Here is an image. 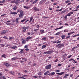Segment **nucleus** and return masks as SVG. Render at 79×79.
<instances>
[{
  "label": "nucleus",
  "instance_id": "29",
  "mask_svg": "<svg viewBox=\"0 0 79 79\" xmlns=\"http://www.w3.org/2000/svg\"><path fill=\"white\" fill-rule=\"evenodd\" d=\"M44 3V2H43V0H41V1H40L39 2V3L40 5H42V3Z\"/></svg>",
  "mask_w": 79,
  "mask_h": 79
},
{
  "label": "nucleus",
  "instance_id": "55",
  "mask_svg": "<svg viewBox=\"0 0 79 79\" xmlns=\"http://www.w3.org/2000/svg\"><path fill=\"white\" fill-rule=\"evenodd\" d=\"M25 28H26V29H29V27L27 26V27H25Z\"/></svg>",
  "mask_w": 79,
  "mask_h": 79
},
{
  "label": "nucleus",
  "instance_id": "47",
  "mask_svg": "<svg viewBox=\"0 0 79 79\" xmlns=\"http://www.w3.org/2000/svg\"><path fill=\"white\" fill-rule=\"evenodd\" d=\"M11 73L12 74H13V75H14V72L13 71L11 72Z\"/></svg>",
  "mask_w": 79,
  "mask_h": 79
},
{
  "label": "nucleus",
  "instance_id": "10",
  "mask_svg": "<svg viewBox=\"0 0 79 79\" xmlns=\"http://www.w3.org/2000/svg\"><path fill=\"white\" fill-rule=\"evenodd\" d=\"M18 14V12H10L9 14L10 15H16V14Z\"/></svg>",
  "mask_w": 79,
  "mask_h": 79
},
{
  "label": "nucleus",
  "instance_id": "61",
  "mask_svg": "<svg viewBox=\"0 0 79 79\" xmlns=\"http://www.w3.org/2000/svg\"><path fill=\"white\" fill-rule=\"evenodd\" d=\"M25 50L26 51H29V49H28V48H26V49H25Z\"/></svg>",
  "mask_w": 79,
  "mask_h": 79
},
{
  "label": "nucleus",
  "instance_id": "46",
  "mask_svg": "<svg viewBox=\"0 0 79 79\" xmlns=\"http://www.w3.org/2000/svg\"><path fill=\"white\" fill-rule=\"evenodd\" d=\"M2 79H6V77L4 76L2 77Z\"/></svg>",
  "mask_w": 79,
  "mask_h": 79
},
{
  "label": "nucleus",
  "instance_id": "33",
  "mask_svg": "<svg viewBox=\"0 0 79 79\" xmlns=\"http://www.w3.org/2000/svg\"><path fill=\"white\" fill-rule=\"evenodd\" d=\"M26 19H23L21 20V22L22 23H23V22H24V21H26Z\"/></svg>",
  "mask_w": 79,
  "mask_h": 79
},
{
  "label": "nucleus",
  "instance_id": "4",
  "mask_svg": "<svg viewBox=\"0 0 79 79\" xmlns=\"http://www.w3.org/2000/svg\"><path fill=\"white\" fill-rule=\"evenodd\" d=\"M8 31V30H3L2 31L1 33V34H2L3 35V34H6V32H7Z\"/></svg>",
  "mask_w": 79,
  "mask_h": 79
},
{
  "label": "nucleus",
  "instance_id": "3",
  "mask_svg": "<svg viewBox=\"0 0 79 79\" xmlns=\"http://www.w3.org/2000/svg\"><path fill=\"white\" fill-rule=\"evenodd\" d=\"M52 68V64H49L45 67L46 69H50Z\"/></svg>",
  "mask_w": 79,
  "mask_h": 79
},
{
  "label": "nucleus",
  "instance_id": "37",
  "mask_svg": "<svg viewBox=\"0 0 79 79\" xmlns=\"http://www.w3.org/2000/svg\"><path fill=\"white\" fill-rule=\"evenodd\" d=\"M26 29H24L22 31L23 32H26Z\"/></svg>",
  "mask_w": 79,
  "mask_h": 79
},
{
  "label": "nucleus",
  "instance_id": "2",
  "mask_svg": "<svg viewBox=\"0 0 79 79\" xmlns=\"http://www.w3.org/2000/svg\"><path fill=\"white\" fill-rule=\"evenodd\" d=\"M56 46L57 47H58V48H61L62 47H63L64 46V44H58Z\"/></svg>",
  "mask_w": 79,
  "mask_h": 79
},
{
  "label": "nucleus",
  "instance_id": "52",
  "mask_svg": "<svg viewBox=\"0 0 79 79\" xmlns=\"http://www.w3.org/2000/svg\"><path fill=\"white\" fill-rule=\"evenodd\" d=\"M76 9H78V8H79V5L77 6L76 7Z\"/></svg>",
  "mask_w": 79,
  "mask_h": 79
},
{
  "label": "nucleus",
  "instance_id": "39",
  "mask_svg": "<svg viewBox=\"0 0 79 79\" xmlns=\"http://www.w3.org/2000/svg\"><path fill=\"white\" fill-rule=\"evenodd\" d=\"M70 36L68 35L66 38V39H69L70 38Z\"/></svg>",
  "mask_w": 79,
  "mask_h": 79
},
{
  "label": "nucleus",
  "instance_id": "64",
  "mask_svg": "<svg viewBox=\"0 0 79 79\" xmlns=\"http://www.w3.org/2000/svg\"><path fill=\"white\" fill-rule=\"evenodd\" d=\"M44 18H48V17H45L44 16Z\"/></svg>",
  "mask_w": 79,
  "mask_h": 79
},
{
  "label": "nucleus",
  "instance_id": "21",
  "mask_svg": "<svg viewBox=\"0 0 79 79\" xmlns=\"http://www.w3.org/2000/svg\"><path fill=\"white\" fill-rule=\"evenodd\" d=\"M47 47V46H46V45H43L42 46L41 48H42V49L45 48V47Z\"/></svg>",
  "mask_w": 79,
  "mask_h": 79
},
{
  "label": "nucleus",
  "instance_id": "63",
  "mask_svg": "<svg viewBox=\"0 0 79 79\" xmlns=\"http://www.w3.org/2000/svg\"><path fill=\"white\" fill-rule=\"evenodd\" d=\"M37 30H39V29H35L34 30V31H37Z\"/></svg>",
  "mask_w": 79,
  "mask_h": 79
},
{
  "label": "nucleus",
  "instance_id": "24",
  "mask_svg": "<svg viewBox=\"0 0 79 79\" xmlns=\"http://www.w3.org/2000/svg\"><path fill=\"white\" fill-rule=\"evenodd\" d=\"M73 33H74V32H72L71 33H69L68 34V35H71L72 34H73Z\"/></svg>",
  "mask_w": 79,
  "mask_h": 79
},
{
  "label": "nucleus",
  "instance_id": "51",
  "mask_svg": "<svg viewBox=\"0 0 79 79\" xmlns=\"http://www.w3.org/2000/svg\"><path fill=\"white\" fill-rule=\"evenodd\" d=\"M72 56V55H70L68 57V58H71V57Z\"/></svg>",
  "mask_w": 79,
  "mask_h": 79
},
{
  "label": "nucleus",
  "instance_id": "12",
  "mask_svg": "<svg viewBox=\"0 0 79 79\" xmlns=\"http://www.w3.org/2000/svg\"><path fill=\"white\" fill-rule=\"evenodd\" d=\"M32 39V37H31L30 36L27 37L26 38V39L27 40V41H28L29 39Z\"/></svg>",
  "mask_w": 79,
  "mask_h": 79
},
{
  "label": "nucleus",
  "instance_id": "14",
  "mask_svg": "<svg viewBox=\"0 0 79 79\" xmlns=\"http://www.w3.org/2000/svg\"><path fill=\"white\" fill-rule=\"evenodd\" d=\"M4 64L5 66H7L8 67V66H10V64H9L8 63H4Z\"/></svg>",
  "mask_w": 79,
  "mask_h": 79
},
{
  "label": "nucleus",
  "instance_id": "53",
  "mask_svg": "<svg viewBox=\"0 0 79 79\" xmlns=\"http://www.w3.org/2000/svg\"><path fill=\"white\" fill-rule=\"evenodd\" d=\"M5 0L2 1V3H5Z\"/></svg>",
  "mask_w": 79,
  "mask_h": 79
},
{
  "label": "nucleus",
  "instance_id": "44",
  "mask_svg": "<svg viewBox=\"0 0 79 79\" xmlns=\"http://www.w3.org/2000/svg\"><path fill=\"white\" fill-rule=\"evenodd\" d=\"M65 76H69V75L68 74H65Z\"/></svg>",
  "mask_w": 79,
  "mask_h": 79
},
{
  "label": "nucleus",
  "instance_id": "34",
  "mask_svg": "<svg viewBox=\"0 0 79 79\" xmlns=\"http://www.w3.org/2000/svg\"><path fill=\"white\" fill-rule=\"evenodd\" d=\"M60 34V32H58L56 33L55 34V35H59V34Z\"/></svg>",
  "mask_w": 79,
  "mask_h": 79
},
{
  "label": "nucleus",
  "instance_id": "50",
  "mask_svg": "<svg viewBox=\"0 0 79 79\" xmlns=\"http://www.w3.org/2000/svg\"><path fill=\"white\" fill-rule=\"evenodd\" d=\"M60 70H56V72L57 73H58L59 72H60Z\"/></svg>",
  "mask_w": 79,
  "mask_h": 79
},
{
  "label": "nucleus",
  "instance_id": "25",
  "mask_svg": "<svg viewBox=\"0 0 79 79\" xmlns=\"http://www.w3.org/2000/svg\"><path fill=\"white\" fill-rule=\"evenodd\" d=\"M37 2V0H36L32 2V4H35V3H36Z\"/></svg>",
  "mask_w": 79,
  "mask_h": 79
},
{
  "label": "nucleus",
  "instance_id": "42",
  "mask_svg": "<svg viewBox=\"0 0 79 79\" xmlns=\"http://www.w3.org/2000/svg\"><path fill=\"white\" fill-rule=\"evenodd\" d=\"M69 2H70V1L68 0L65 1V3H69Z\"/></svg>",
  "mask_w": 79,
  "mask_h": 79
},
{
  "label": "nucleus",
  "instance_id": "7",
  "mask_svg": "<svg viewBox=\"0 0 79 79\" xmlns=\"http://www.w3.org/2000/svg\"><path fill=\"white\" fill-rule=\"evenodd\" d=\"M73 12H71L68 13L67 14V15H68V16H71V15H73Z\"/></svg>",
  "mask_w": 79,
  "mask_h": 79
},
{
  "label": "nucleus",
  "instance_id": "11",
  "mask_svg": "<svg viewBox=\"0 0 79 79\" xmlns=\"http://www.w3.org/2000/svg\"><path fill=\"white\" fill-rule=\"evenodd\" d=\"M50 72L49 71H48L44 73V75L45 76L46 75L47 76V75H48V73H49Z\"/></svg>",
  "mask_w": 79,
  "mask_h": 79
},
{
  "label": "nucleus",
  "instance_id": "58",
  "mask_svg": "<svg viewBox=\"0 0 79 79\" xmlns=\"http://www.w3.org/2000/svg\"><path fill=\"white\" fill-rule=\"evenodd\" d=\"M74 59H70L69 60V61H72V60H73Z\"/></svg>",
  "mask_w": 79,
  "mask_h": 79
},
{
  "label": "nucleus",
  "instance_id": "56",
  "mask_svg": "<svg viewBox=\"0 0 79 79\" xmlns=\"http://www.w3.org/2000/svg\"><path fill=\"white\" fill-rule=\"evenodd\" d=\"M58 61V59H56L54 61V62H57Z\"/></svg>",
  "mask_w": 79,
  "mask_h": 79
},
{
  "label": "nucleus",
  "instance_id": "41",
  "mask_svg": "<svg viewBox=\"0 0 79 79\" xmlns=\"http://www.w3.org/2000/svg\"><path fill=\"white\" fill-rule=\"evenodd\" d=\"M28 45H26L24 46V48H27V47H28Z\"/></svg>",
  "mask_w": 79,
  "mask_h": 79
},
{
  "label": "nucleus",
  "instance_id": "17",
  "mask_svg": "<svg viewBox=\"0 0 79 79\" xmlns=\"http://www.w3.org/2000/svg\"><path fill=\"white\" fill-rule=\"evenodd\" d=\"M55 72H52L51 73H49V74H48V75H47V76H48V75H50V74H51V75H55Z\"/></svg>",
  "mask_w": 79,
  "mask_h": 79
},
{
  "label": "nucleus",
  "instance_id": "28",
  "mask_svg": "<svg viewBox=\"0 0 79 79\" xmlns=\"http://www.w3.org/2000/svg\"><path fill=\"white\" fill-rule=\"evenodd\" d=\"M33 19V17H31L30 19V22H31V21H32V20Z\"/></svg>",
  "mask_w": 79,
  "mask_h": 79
},
{
  "label": "nucleus",
  "instance_id": "54",
  "mask_svg": "<svg viewBox=\"0 0 79 79\" xmlns=\"http://www.w3.org/2000/svg\"><path fill=\"white\" fill-rule=\"evenodd\" d=\"M22 27L23 29H26V27Z\"/></svg>",
  "mask_w": 79,
  "mask_h": 79
},
{
  "label": "nucleus",
  "instance_id": "15",
  "mask_svg": "<svg viewBox=\"0 0 79 79\" xmlns=\"http://www.w3.org/2000/svg\"><path fill=\"white\" fill-rule=\"evenodd\" d=\"M17 48V46H14L13 47H10V48H12L13 49H15Z\"/></svg>",
  "mask_w": 79,
  "mask_h": 79
},
{
  "label": "nucleus",
  "instance_id": "6",
  "mask_svg": "<svg viewBox=\"0 0 79 79\" xmlns=\"http://www.w3.org/2000/svg\"><path fill=\"white\" fill-rule=\"evenodd\" d=\"M33 10L34 11H39V8H37L36 7H35Z\"/></svg>",
  "mask_w": 79,
  "mask_h": 79
},
{
  "label": "nucleus",
  "instance_id": "59",
  "mask_svg": "<svg viewBox=\"0 0 79 79\" xmlns=\"http://www.w3.org/2000/svg\"><path fill=\"white\" fill-rule=\"evenodd\" d=\"M18 75L19 76H21V74L19 73H18Z\"/></svg>",
  "mask_w": 79,
  "mask_h": 79
},
{
  "label": "nucleus",
  "instance_id": "5",
  "mask_svg": "<svg viewBox=\"0 0 79 79\" xmlns=\"http://www.w3.org/2000/svg\"><path fill=\"white\" fill-rule=\"evenodd\" d=\"M23 16V13L22 10H21L20 12V14L19 15V18H22Z\"/></svg>",
  "mask_w": 79,
  "mask_h": 79
},
{
  "label": "nucleus",
  "instance_id": "18",
  "mask_svg": "<svg viewBox=\"0 0 79 79\" xmlns=\"http://www.w3.org/2000/svg\"><path fill=\"white\" fill-rule=\"evenodd\" d=\"M19 20V18H17L16 19V24H18L19 23V22L18 20Z\"/></svg>",
  "mask_w": 79,
  "mask_h": 79
},
{
  "label": "nucleus",
  "instance_id": "30",
  "mask_svg": "<svg viewBox=\"0 0 79 79\" xmlns=\"http://www.w3.org/2000/svg\"><path fill=\"white\" fill-rule=\"evenodd\" d=\"M2 57L5 58H6V56L5 54H3L2 56Z\"/></svg>",
  "mask_w": 79,
  "mask_h": 79
},
{
  "label": "nucleus",
  "instance_id": "16",
  "mask_svg": "<svg viewBox=\"0 0 79 79\" xmlns=\"http://www.w3.org/2000/svg\"><path fill=\"white\" fill-rule=\"evenodd\" d=\"M21 0H16L15 2V4H18V3H19V1Z\"/></svg>",
  "mask_w": 79,
  "mask_h": 79
},
{
  "label": "nucleus",
  "instance_id": "57",
  "mask_svg": "<svg viewBox=\"0 0 79 79\" xmlns=\"http://www.w3.org/2000/svg\"><path fill=\"white\" fill-rule=\"evenodd\" d=\"M65 11H62L61 13V14H63V13H64Z\"/></svg>",
  "mask_w": 79,
  "mask_h": 79
},
{
  "label": "nucleus",
  "instance_id": "48",
  "mask_svg": "<svg viewBox=\"0 0 79 79\" xmlns=\"http://www.w3.org/2000/svg\"><path fill=\"white\" fill-rule=\"evenodd\" d=\"M60 43H61V41H59L57 42L56 44H59Z\"/></svg>",
  "mask_w": 79,
  "mask_h": 79
},
{
  "label": "nucleus",
  "instance_id": "49",
  "mask_svg": "<svg viewBox=\"0 0 79 79\" xmlns=\"http://www.w3.org/2000/svg\"><path fill=\"white\" fill-rule=\"evenodd\" d=\"M39 27H40V26H39V25H37V26H36V27H37V28H38V29L39 28Z\"/></svg>",
  "mask_w": 79,
  "mask_h": 79
},
{
  "label": "nucleus",
  "instance_id": "62",
  "mask_svg": "<svg viewBox=\"0 0 79 79\" xmlns=\"http://www.w3.org/2000/svg\"><path fill=\"white\" fill-rule=\"evenodd\" d=\"M30 34H31V33H30V32H29L28 33L27 35H29Z\"/></svg>",
  "mask_w": 79,
  "mask_h": 79
},
{
  "label": "nucleus",
  "instance_id": "38",
  "mask_svg": "<svg viewBox=\"0 0 79 79\" xmlns=\"http://www.w3.org/2000/svg\"><path fill=\"white\" fill-rule=\"evenodd\" d=\"M79 36V34L73 36V37H77V36Z\"/></svg>",
  "mask_w": 79,
  "mask_h": 79
},
{
  "label": "nucleus",
  "instance_id": "32",
  "mask_svg": "<svg viewBox=\"0 0 79 79\" xmlns=\"http://www.w3.org/2000/svg\"><path fill=\"white\" fill-rule=\"evenodd\" d=\"M16 9H17V7H16V6H15L13 8L14 10H16Z\"/></svg>",
  "mask_w": 79,
  "mask_h": 79
},
{
  "label": "nucleus",
  "instance_id": "23",
  "mask_svg": "<svg viewBox=\"0 0 79 79\" xmlns=\"http://www.w3.org/2000/svg\"><path fill=\"white\" fill-rule=\"evenodd\" d=\"M47 39V37H44V38H43L42 39V40H45Z\"/></svg>",
  "mask_w": 79,
  "mask_h": 79
},
{
  "label": "nucleus",
  "instance_id": "19",
  "mask_svg": "<svg viewBox=\"0 0 79 79\" xmlns=\"http://www.w3.org/2000/svg\"><path fill=\"white\" fill-rule=\"evenodd\" d=\"M21 50V51H20L19 53H23L24 52V49H21L20 50Z\"/></svg>",
  "mask_w": 79,
  "mask_h": 79
},
{
  "label": "nucleus",
  "instance_id": "31",
  "mask_svg": "<svg viewBox=\"0 0 79 79\" xmlns=\"http://www.w3.org/2000/svg\"><path fill=\"white\" fill-rule=\"evenodd\" d=\"M61 37L62 39H64L65 37V35H62L61 36Z\"/></svg>",
  "mask_w": 79,
  "mask_h": 79
},
{
  "label": "nucleus",
  "instance_id": "13",
  "mask_svg": "<svg viewBox=\"0 0 79 79\" xmlns=\"http://www.w3.org/2000/svg\"><path fill=\"white\" fill-rule=\"evenodd\" d=\"M26 42V40H24L22 41V44H25Z\"/></svg>",
  "mask_w": 79,
  "mask_h": 79
},
{
  "label": "nucleus",
  "instance_id": "20",
  "mask_svg": "<svg viewBox=\"0 0 79 79\" xmlns=\"http://www.w3.org/2000/svg\"><path fill=\"white\" fill-rule=\"evenodd\" d=\"M17 59V57H13L11 59L12 61H14V60H16Z\"/></svg>",
  "mask_w": 79,
  "mask_h": 79
},
{
  "label": "nucleus",
  "instance_id": "9",
  "mask_svg": "<svg viewBox=\"0 0 79 79\" xmlns=\"http://www.w3.org/2000/svg\"><path fill=\"white\" fill-rule=\"evenodd\" d=\"M23 8H25V9H29L31 7L30 6H23Z\"/></svg>",
  "mask_w": 79,
  "mask_h": 79
},
{
  "label": "nucleus",
  "instance_id": "22",
  "mask_svg": "<svg viewBox=\"0 0 79 79\" xmlns=\"http://www.w3.org/2000/svg\"><path fill=\"white\" fill-rule=\"evenodd\" d=\"M44 31L43 30H40V32L41 33H42V34H44Z\"/></svg>",
  "mask_w": 79,
  "mask_h": 79
},
{
  "label": "nucleus",
  "instance_id": "36",
  "mask_svg": "<svg viewBox=\"0 0 79 79\" xmlns=\"http://www.w3.org/2000/svg\"><path fill=\"white\" fill-rule=\"evenodd\" d=\"M11 3H16V2H15V0L12 1L11 2Z\"/></svg>",
  "mask_w": 79,
  "mask_h": 79
},
{
  "label": "nucleus",
  "instance_id": "8",
  "mask_svg": "<svg viewBox=\"0 0 79 79\" xmlns=\"http://www.w3.org/2000/svg\"><path fill=\"white\" fill-rule=\"evenodd\" d=\"M64 73V72H61V73H56V74H58L60 76H61V75H63V74Z\"/></svg>",
  "mask_w": 79,
  "mask_h": 79
},
{
  "label": "nucleus",
  "instance_id": "43",
  "mask_svg": "<svg viewBox=\"0 0 79 79\" xmlns=\"http://www.w3.org/2000/svg\"><path fill=\"white\" fill-rule=\"evenodd\" d=\"M73 76V74H72L70 75V77H72Z\"/></svg>",
  "mask_w": 79,
  "mask_h": 79
},
{
  "label": "nucleus",
  "instance_id": "45",
  "mask_svg": "<svg viewBox=\"0 0 79 79\" xmlns=\"http://www.w3.org/2000/svg\"><path fill=\"white\" fill-rule=\"evenodd\" d=\"M78 11V10H77V9H76V10H72V11Z\"/></svg>",
  "mask_w": 79,
  "mask_h": 79
},
{
  "label": "nucleus",
  "instance_id": "1",
  "mask_svg": "<svg viewBox=\"0 0 79 79\" xmlns=\"http://www.w3.org/2000/svg\"><path fill=\"white\" fill-rule=\"evenodd\" d=\"M53 50L50 51H48L47 52H44V54H48V55H50V54H51L52 53H53Z\"/></svg>",
  "mask_w": 79,
  "mask_h": 79
},
{
  "label": "nucleus",
  "instance_id": "40",
  "mask_svg": "<svg viewBox=\"0 0 79 79\" xmlns=\"http://www.w3.org/2000/svg\"><path fill=\"white\" fill-rule=\"evenodd\" d=\"M38 75L39 76H41L42 75V73H41V72H40L39 73H38Z\"/></svg>",
  "mask_w": 79,
  "mask_h": 79
},
{
  "label": "nucleus",
  "instance_id": "26",
  "mask_svg": "<svg viewBox=\"0 0 79 79\" xmlns=\"http://www.w3.org/2000/svg\"><path fill=\"white\" fill-rule=\"evenodd\" d=\"M68 15H67V14L64 16V18H65V19H68Z\"/></svg>",
  "mask_w": 79,
  "mask_h": 79
},
{
  "label": "nucleus",
  "instance_id": "27",
  "mask_svg": "<svg viewBox=\"0 0 79 79\" xmlns=\"http://www.w3.org/2000/svg\"><path fill=\"white\" fill-rule=\"evenodd\" d=\"M12 39H14V38L13 37H10L9 38V40H12Z\"/></svg>",
  "mask_w": 79,
  "mask_h": 79
},
{
  "label": "nucleus",
  "instance_id": "60",
  "mask_svg": "<svg viewBox=\"0 0 79 79\" xmlns=\"http://www.w3.org/2000/svg\"><path fill=\"white\" fill-rule=\"evenodd\" d=\"M3 38L4 39H7V37L6 36H4L3 37Z\"/></svg>",
  "mask_w": 79,
  "mask_h": 79
},
{
  "label": "nucleus",
  "instance_id": "35",
  "mask_svg": "<svg viewBox=\"0 0 79 79\" xmlns=\"http://www.w3.org/2000/svg\"><path fill=\"white\" fill-rule=\"evenodd\" d=\"M67 55H68V54H65L64 55H63V56H64V57L65 56H67Z\"/></svg>",
  "mask_w": 79,
  "mask_h": 79
}]
</instances>
